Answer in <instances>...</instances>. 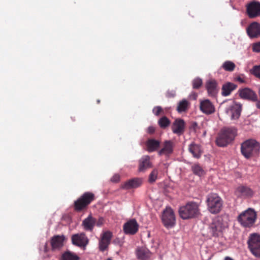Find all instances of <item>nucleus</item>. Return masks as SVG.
<instances>
[{"mask_svg": "<svg viewBox=\"0 0 260 260\" xmlns=\"http://www.w3.org/2000/svg\"><path fill=\"white\" fill-rule=\"evenodd\" d=\"M120 177L119 175L115 174L111 179L112 182H117L119 180Z\"/></svg>", "mask_w": 260, "mask_h": 260, "instance_id": "nucleus-41", "label": "nucleus"}, {"mask_svg": "<svg viewBox=\"0 0 260 260\" xmlns=\"http://www.w3.org/2000/svg\"><path fill=\"white\" fill-rule=\"evenodd\" d=\"M206 87L209 95L214 96L218 92L217 83L214 79L207 81Z\"/></svg>", "mask_w": 260, "mask_h": 260, "instance_id": "nucleus-24", "label": "nucleus"}, {"mask_svg": "<svg viewBox=\"0 0 260 260\" xmlns=\"http://www.w3.org/2000/svg\"><path fill=\"white\" fill-rule=\"evenodd\" d=\"M159 126L162 128H165L170 124V120L166 116L159 119L158 121Z\"/></svg>", "mask_w": 260, "mask_h": 260, "instance_id": "nucleus-34", "label": "nucleus"}, {"mask_svg": "<svg viewBox=\"0 0 260 260\" xmlns=\"http://www.w3.org/2000/svg\"><path fill=\"white\" fill-rule=\"evenodd\" d=\"M160 142L155 139H149L146 142L147 150L149 152L156 150L159 147Z\"/></svg>", "mask_w": 260, "mask_h": 260, "instance_id": "nucleus-29", "label": "nucleus"}, {"mask_svg": "<svg viewBox=\"0 0 260 260\" xmlns=\"http://www.w3.org/2000/svg\"><path fill=\"white\" fill-rule=\"evenodd\" d=\"M224 260H234V259H232V258H231L230 257L226 256L225 257Z\"/></svg>", "mask_w": 260, "mask_h": 260, "instance_id": "nucleus-47", "label": "nucleus"}, {"mask_svg": "<svg viewBox=\"0 0 260 260\" xmlns=\"http://www.w3.org/2000/svg\"><path fill=\"white\" fill-rule=\"evenodd\" d=\"M65 239L64 236L56 235L53 236L51 240V244L53 250L58 249L63 245Z\"/></svg>", "mask_w": 260, "mask_h": 260, "instance_id": "nucleus-23", "label": "nucleus"}, {"mask_svg": "<svg viewBox=\"0 0 260 260\" xmlns=\"http://www.w3.org/2000/svg\"><path fill=\"white\" fill-rule=\"evenodd\" d=\"M138 258L141 260H146L151 256V253L145 247H139L136 251Z\"/></svg>", "mask_w": 260, "mask_h": 260, "instance_id": "nucleus-28", "label": "nucleus"}, {"mask_svg": "<svg viewBox=\"0 0 260 260\" xmlns=\"http://www.w3.org/2000/svg\"><path fill=\"white\" fill-rule=\"evenodd\" d=\"M185 122L183 119H177L173 123L172 130L173 133L178 136L182 134L184 131Z\"/></svg>", "mask_w": 260, "mask_h": 260, "instance_id": "nucleus-18", "label": "nucleus"}, {"mask_svg": "<svg viewBox=\"0 0 260 260\" xmlns=\"http://www.w3.org/2000/svg\"><path fill=\"white\" fill-rule=\"evenodd\" d=\"M175 95V92L174 91H172L171 92L168 91L167 92V96L168 97H174Z\"/></svg>", "mask_w": 260, "mask_h": 260, "instance_id": "nucleus-43", "label": "nucleus"}, {"mask_svg": "<svg viewBox=\"0 0 260 260\" xmlns=\"http://www.w3.org/2000/svg\"><path fill=\"white\" fill-rule=\"evenodd\" d=\"M247 243L251 253L256 257H260V235L256 233L250 234Z\"/></svg>", "mask_w": 260, "mask_h": 260, "instance_id": "nucleus-8", "label": "nucleus"}, {"mask_svg": "<svg viewBox=\"0 0 260 260\" xmlns=\"http://www.w3.org/2000/svg\"><path fill=\"white\" fill-rule=\"evenodd\" d=\"M224 111L232 120H237L241 115L242 105L239 103L230 100L224 103Z\"/></svg>", "mask_w": 260, "mask_h": 260, "instance_id": "nucleus-4", "label": "nucleus"}, {"mask_svg": "<svg viewBox=\"0 0 260 260\" xmlns=\"http://www.w3.org/2000/svg\"><path fill=\"white\" fill-rule=\"evenodd\" d=\"M104 223V219L103 218H100L99 220L95 222V224L96 226L100 227Z\"/></svg>", "mask_w": 260, "mask_h": 260, "instance_id": "nucleus-40", "label": "nucleus"}, {"mask_svg": "<svg viewBox=\"0 0 260 260\" xmlns=\"http://www.w3.org/2000/svg\"><path fill=\"white\" fill-rule=\"evenodd\" d=\"M62 260H78L79 257L77 255L70 252H65L62 256Z\"/></svg>", "mask_w": 260, "mask_h": 260, "instance_id": "nucleus-35", "label": "nucleus"}, {"mask_svg": "<svg viewBox=\"0 0 260 260\" xmlns=\"http://www.w3.org/2000/svg\"><path fill=\"white\" fill-rule=\"evenodd\" d=\"M201 111L207 115L213 113L215 109L213 104L209 100H204L200 102Z\"/></svg>", "mask_w": 260, "mask_h": 260, "instance_id": "nucleus-17", "label": "nucleus"}, {"mask_svg": "<svg viewBox=\"0 0 260 260\" xmlns=\"http://www.w3.org/2000/svg\"><path fill=\"white\" fill-rule=\"evenodd\" d=\"M100 101L99 100H98L97 101V103H100Z\"/></svg>", "mask_w": 260, "mask_h": 260, "instance_id": "nucleus-49", "label": "nucleus"}, {"mask_svg": "<svg viewBox=\"0 0 260 260\" xmlns=\"http://www.w3.org/2000/svg\"><path fill=\"white\" fill-rule=\"evenodd\" d=\"M139 225L135 219L128 221L123 225V231L126 234L134 235L138 230Z\"/></svg>", "mask_w": 260, "mask_h": 260, "instance_id": "nucleus-16", "label": "nucleus"}, {"mask_svg": "<svg viewBox=\"0 0 260 260\" xmlns=\"http://www.w3.org/2000/svg\"><path fill=\"white\" fill-rule=\"evenodd\" d=\"M257 219L256 212L253 208H249L242 212L237 217L240 225L245 228L253 227Z\"/></svg>", "mask_w": 260, "mask_h": 260, "instance_id": "nucleus-2", "label": "nucleus"}, {"mask_svg": "<svg viewBox=\"0 0 260 260\" xmlns=\"http://www.w3.org/2000/svg\"><path fill=\"white\" fill-rule=\"evenodd\" d=\"M162 111V108L160 106H156L153 109V113L156 116L159 115L160 112Z\"/></svg>", "mask_w": 260, "mask_h": 260, "instance_id": "nucleus-39", "label": "nucleus"}, {"mask_svg": "<svg viewBox=\"0 0 260 260\" xmlns=\"http://www.w3.org/2000/svg\"><path fill=\"white\" fill-rule=\"evenodd\" d=\"M155 128L153 126H149L147 129V132L149 134H152L154 132Z\"/></svg>", "mask_w": 260, "mask_h": 260, "instance_id": "nucleus-42", "label": "nucleus"}, {"mask_svg": "<svg viewBox=\"0 0 260 260\" xmlns=\"http://www.w3.org/2000/svg\"><path fill=\"white\" fill-rule=\"evenodd\" d=\"M237 85L231 82H226L223 84L221 88V94L227 96L231 94L232 92L236 89Z\"/></svg>", "mask_w": 260, "mask_h": 260, "instance_id": "nucleus-25", "label": "nucleus"}, {"mask_svg": "<svg viewBox=\"0 0 260 260\" xmlns=\"http://www.w3.org/2000/svg\"><path fill=\"white\" fill-rule=\"evenodd\" d=\"M191 170L194 174L199 176H202L205 174V171L198 164L193 165L191 167Z\"/></svg>", "mask_w": 260, "mask_h": 260, "instance_id": "nucleus-31", "label": "nucleus"}, {"mask_svg": "<svg viewBox=\"0 0 260 260\" xmlns=\"http://www.w3.org/2000/svg\"><path fill=\"white\" fill-rule=\"evenodd\" d=\"M239 96L243 99L249 100L252 102L257 101V94L252 89L245 88L239 90Z\"/></svg>", "mask_w": 260, "mask_h": 260, "instance_id": "nucleus-14", "label": "nucleus"}, {"mask_svg": "<svg viewBox=\"0 0 260 260\" xmlns=\"http://www.w3.org/2000/svg\"><path fill=\"white\" fill-rule=\"evenodd\" d=\"M236 80L242 83L245 82V80L240 77H237Z\"/></svg>", "mask_w": 260, "mask_h": 260, "instance_id": "nucleus-45", "label": "nucleus"}, {"mask_svg": "<svg viewBox=\"0 0 260 260\" xmlns=\"http://www.w3.org/2000/svg\"><path fill=\"white\" fill-rule=\"evenodd\" d=\"M94 199V194L91 192H85L78 200L75 202L76 210L80 211L85 207Z\"/></svg>", "mask_w": 260, "mask_h": 260, "instance_id": "nucleus-10", "label": "nucleus"}, {"mask_svg": "<svg viewBox=\"0 0 260 260\" xmlns=\"http://www.w3.org/2000/svg\"><path fill=\"white\" fill-rule=\"evenodd\" d=\"M164 225L167 228L173 227L176 223V218L173 210L169 207L164 211L161 218Z\"/></svg>", "mask_w": 260, "mask_h": 260, "instance_id": "nucleus-9", "label": "nucleus"}, {"mask_svg": "<svg viewBox=\"0 0 260 260\" xmlns=\"http://www.w3.org/2000/svg\"><path fill=\"white\" fill-rule=\"evenodd\" d=\"M174 146V143L171 140H167L164 142L163 148L159 150L158 154L159 155H169L173 151Z\"/></svg>", "mask_w": 260, "mask_h": 260, "instance_id": "nucleus-22", "label": "nucleus"}, {"mask_svg": "<svg viewBox=\"0 0 260 260\" xmlns=\"http://www.w3.org/2000/svg\"><path fill=\"white\" fill-rule=\"evenodd\" d=\"M246 31L250 38H257L260 36V24L257 22L251 23L247 28Z\"/></svg>", "mask_w": 260, "mask_h": 260, "instance_id": "nucleus-15", "label": "nucleus"}, {"mask_svg": "<svg viewBox=\"0 0 260 260\" xmlns=\"http://www.w3.org/2000/svg\"><path fill=\"white\" fill-rule=\"evenodd\" d=\"M188 150L194 157L199 158L201 157L202 151L200 145L192 143L189 145Z\"/></svg>", "mask_w": 260, "mask_h": 260, "instance_id": "nucleus-27", "label": "nucleus"}, {"mask_svg": "<svg viewBox=\"0 0 260 260\" xmlns=\"http://www.w3.org/2000/svg\"><path fill=\"white\" fill-rule=\"evenodd\" d=\"M252 49L253 52H260V42L253 44Z\"/></svg>", "mask_w": 260, "mask_h": 260, "instance_id": "nucleus-38", "label": "nucleus"}, {"mask_svg": "<svg viewBox=\"0 0 260 260\" xmlns=\"http://www.w3.org/2000/svg\"><path fill=\"white\" fill-rule=\"evenodd\" d=\"M158 174V169L157 168L153 169L149 176V178H148L149 182L150 183L154 182L157 179Z\"/></svg>", "mask_w": 260, "mask_h": 260, "instance_id": "nucleus-33", "label": "nucleus"}, {"mask_svg": "<svg viewBox=\"0 0 260 260\" xmlns=\"http://www.w3.org/2000/svg\"><path fill=\"white\" fill-rule=\"evenodd\" d=\"M48 247H47V243H46L44 245V251L45 252H47L48 251Z\"/></svg>", "mask_w": 260, "mask_h": 260, "instance_id": "nucleus-46", "label": "nucleus"}, {"mask_svg": "<svg viewBox=\"0 0 260 260\" xmlns=\"http://www.w3.org/2000/svg\"><path fill=\"white\" fill-rule=\"evenodd\" d=\"M112 237V233L110 231L104 232L99 240V247L101 251H105L110 244Z\"/></svg>", "mask_w": 260, "mask_h": 260, "instance_id": "nucleus-13", "label": "nucleus"}, {"mask_svg": "<svg viewBox=\"0 0 260 260\" xmlns=\"http://www.w3.org/2000/svg\"><path fill=\"white\" fill-rule=\"evenodd\" d=\"M178 212L180 217L183 219L194 218L200 214L199 205L195 202H189L181 206Z\"/></svg>", "mask_w": 260, "mask_h": 260, "instance_id": "nucleus-3", "label": "nucleus"}, {"mask_svg": "<svg viewBox=\"0 0 260 260\" xmlns=\"http://www.w3.org/2000/svg\"><path fill=\"white\" fill-rule=\"evenodd\" d=\"M95 218L90 215L83 220L82 225L85 231L92 232L95 225Z\"/></svg>", "mask_w": 260, "mask_h": 260, "instance_id": "nucleus-21", "label": "nucleus"}, {"mask_svg": "<svg viewBox=\"0 0 260 260\" xmlns=\"http://www.w3.org/2000/svg\"><path fill=\"white\" fill-rule=\"evenodd\" d=\"M258 94L260 99V85L258 86Z\"/></svg>", "mask_w": 260, "mask_h": 260, "instance_id": "nucleus-48", "label": "nucleus"}, {"mask_svg": "<svg viewBox=\"0 0 260 260\" xmlns=\"http://www.w3.org/2000/svg\"><path fill=\"white\" fill-rule=\"evenodd\" d=\"M189 105L188 101L186 99H183L178 103L176 110L178 113L185 112L188 109Z\"/></svg>", "mask_w": 260, "mask_h": 260, "instance_id": "nucleus-30", "label": "nucleus"}, {"mask_svg": "<svg viewBox=\"0 0 260 260\" xmlns=\"http://www.w3.org/2000/svg\"><path fill=\"white\" fill-rule=\"evenodd\" d=\"M255 102H256V103H255L256 107L257 109H260V99H258V98H257V101H256Z\"/></svg>", "mask_w": 260, "mask_h": 260, "instance_id": "nucleus-44", "label": "nucleus"}, {"mask_svg": "<svg viewBox=\"0 0 260 260\" xmlns=\"http://www.w3.org/2000/svg\"><path fill=\"white\" fill-rule=\"evenodd\" d=\"M259 150L260 144L254 139H248L241 145V153L247 159L257 155Z\"/></svg>", "mask_w": 260, "mask_h": 260, "instance_id": "nucleus-1", "label": "nucleus"}, {"mask_svg": "<svg viewBox=\"0 0 260 260\" xmlns=\"http://www.w3.org/2000/svg\"><path fill=\"white\" fill-rule=\"evenodd\" d=\"M246 12L250 18H254L260 16V3L251 2L246 6Z\"/></svg>", "mask_w": 260, "mask_h": 260, "instance_id": "nucleus-12", "label": "nucleus"}, {"mask_svg": "<svg viewBox=\"0 0 260 260\" xmlns=\"http://www.w3.org/2000/svg\"><path fill=\"white\" fill-rule=\"evenodd\" d=\"M196 95L194 94V99H196Z\"/></svg>", "mask_w": 260, "mask_h": 260, "instance_id": "nucleus-50", "label": "nucleus"}, {"mask_svg": "<svg viewBox=\"0 0 260 260\" xmlns=\"http://www.w3.org/2000/svg\"><path fill=\"white\" fill-rule=\"evenodd\" d=\"M202 84V80L200 78H196L192 81V87L194 89H198Z\"/></svg>", "mask_w": 260, "mask_h": 260, "instance_id": "nucleus-37", "label": "nucleus"}, {"mask_svg": "<svg viewBox=\"0 0 260 260\" xmlns=\"http://www.w3.org/2000/svg\"><path fill=\"white\" fill-rule=\"evenodd\" d=\"M222 67L225 71L231 72L234 71L236 66L231 61H226L223 63Z\"/></svg>", "mask_w": 260, "mask_h": 260, "instance_id": "nucleus-32", "label": "nucleus"}, {"mask_svg": "<svg viewBox=\"0 0 260 260\" xmlns=\"http://www.w3.org/2000/svg\"><path fill=\"white\" fill-rule=\"evenodd\" d=\"M236 194L241 197H249L253 194L252 190L248 187L240 186L238 187L235 191Z\"/></svg>", "mask_w": 260, "mask_h": 260, "instance_id": "nucleus-26", "label": "nucleus"}, {"mask_svg": "<svg viewBox=\"0 0 260 260\" xmlns=\"http://www.w3.org/2000/svg\"><path fill=\"white\" fill-rule=\"evenodd\" d=\"M250 73L256 77L260 79V65L253 66L250 70Z\"/></svg>", "mask_w": 260, "mask_h": 260, "instance_id": "nucleus-36", "label": "nucleus"}, {"mask_svg": "<svg viewBox=\"0 0 260 260\" xmlns=\"http://www.w3.org/2000/svg\"><path fill=\"white\" fill-rule=\"evenodd\" d=\"M152 164L150 161V156L148 155H144L139 160V169L140 172H145L148 169L151 168Z\"/></svg>", "mask_w": 260, "mask_h": 260, "instance_id": "nucleus-19", "label": "nucleus"}, {"mask_svg": "<svg viewBox=\"0 0 260 260\" xmlns=\"http://www.w3.org/2000/svg\"><path fill=\"white\" fill-rule=\"evenodd\" d=\"M206 203L209 211L212 214L219 213L222 207V200L216 193L209 194L207 197Z\"/></svg>", "mask_w": 260, "mask_h": 260, "instance_id": "nucleus-5", "label": "nucleus"}, {"mask_svg": "<svg viewBox=\"0 0 260 260\" xmlns=\"http://www.w3.org/2000/svg\"><path fill=\"white\" fill-rule=\"evenodd\" d=\"M224 228V225L222 223L221 219L217 217L213 219L208 226L207 233L203 235L210 238L212 237H218L221 235Z\"/></svg>", "mask_w": 260, "mask_h": 260, "instance_id": "nucleus-7", "label": "nucleus"}, {"mask_svg": "<svg viewBox=\"0 0 260 260\" xmlns=\"http://www.w3.org/2000/svg\"><path fill=\"white\" fill-rule=\"evenodd\" d=\"M72 242L74 245L85 249L88 244L89 239L86 234L82 232L72 235Z\"/></svg>", "mask_w": 260, "mask_h": 260, "instance_id": "nucleus-11", "label": "nucleus"}, {"mask_svg": "<svg viewBox=\"0 0 260 260\" xmlns=\"http://www.w3.org/2000/svg\"><path fill=\"white\" fill-rule=\"evenodd\" d=\"M143 180L140 178H135L128 180L125 182L122 186V188L124 189H130L132 188H137L141 185Z\"/></svg>", "mask_w": 260, "mask_h": 260, "instance_id": "nucleus-20", "label": "nucleus"}, {"mask_svg": "<svg viewBox=\"0 0 260 260\" xmlns=\"http://www.w3.org/2000/svg\"><path fill=\"white\" fill-rule=\"evenodd\" d=\"M235 129L231 128L222 129L216 140V144L219 147H225L232 141L235 136Z\"/></svg>", "mask_w": 260, "mask_h": 260, "instance_id": "nucleus-6", "label": "nucleus"}]
</instances>
